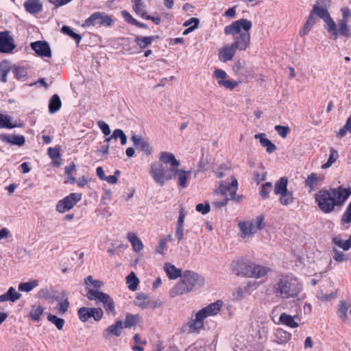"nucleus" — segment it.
Wrapping results in <instances>:
<instances>
[{
	"label": "nucleus",
	"mask_w": 351,
	"mask_h": 351,
	"mask_svg": "<svg viewBox=\"0 0 351 351\" xmlns=\"http://www.w3.org/2000/svg\"><path fill=\"white\" fill-rule=\"evenodd\" d=\"M350 195V188L339 186L337 188L319 190L315 195V201L322 213H330L336 206H341Z\"/></svg>",
	"instance_id": "obj_1"
},
{
	"label": "nucleus",
	"mask_w": 351,
	"mask_h": 351,
	"mask_svg": "<svg viewBox=\"0 0 351 351\" xmlns=\"http://www.w3.org/2000/svg\"><path fill=\"white\" fill-rule=\"evenodd\" d=\"M252 27L251 21L241 19L232 22L224 27L226 35H232L234 42L232 43L234 48L239 51H245L250 46V34L249 31Z\"/></svg>",
	"instance_id": "obj_2"
},
{
	"label": "nucleus",
	"mask_w": 351,
	"mask_h": 351,
	"mask_svg": "<svg viewBox=\"0 0 351 351\" xmlns=\"http://www.w3.org/2000/svg\"><path fill=\"white\" fill-rule=\"evenodd\" d=\"M273 293L278 298L288 300L297 298L302 290V285L292 274L281 275L272 284Z\"/></svg>",
	"instance_id": "obj_3"
},
{
	"label": "nucleus",
	"mask_w": 351,
	"mask_h": 351,
	"mask_svg": "<svg viewBox=\"0 0 351 351\" xmlns=\"http://www.w3.org/2000/svg\"><path fill=\"white\" fill-rule=\"evenodd\" d=\"M175 171L174 169L167 168L163 164L156 162L151 165L149 173L156 183L163 186L167 181L173 178Z\"/></svg>",
	"instance_id": "obj_4"
},
{
	"label": "nucleus",
	"mask_w": 351,
	"mask_h": 351,
	"mask_svg": "<svg viewBox=\"0 0 351 351\" xmlns=\"http://www.w3.org/2000/svg\"><path fill=\"white\" fill-rule=\"evenodd\" d=\"M86 297L90 300H95L96 302H101L108 315H116L114 302L112 298L107 293L97 290L88 289Z\"/></svg>",
	"instance_id": "obj_5"
},
{
	"label": "nucleus",
	"mask_w": 351,
	"mask_h": 351,
	"mask_svg": "<svg viewBox=\"0 0 351 351\" xmlns=\"http://www.w3.org/2000/svg\"><path fill=\"white\" fill-rule=\"evenodd\" d=\"M238 189V182L236 178H233L231 182H222L219 185L218 189L216 191L217 193H220L225 197H228L229 199L234 200L237 202H240L241 197H237V191Z\"/></svg>",
	"instance_id": "obj_6"
},
{
	"label": "nucleus",
	"mask_w": 351,
	"mask_h": 351,
	"mask_svg": "<svg viewBox=\"0 0 351 351\" xmlns=\"http://www.w3.org/2000/svg\"><path fill=\"white\" fill-rule=\"evenodd\" d=\"M114 23V20L104 12H96L85 20L83 26L90 27L99 25L105 27H112Z\"/></svg>",
	"instance_id": "obj_7"
},
{
	"label": "nucleus",
	"mask_w": 351,
	"mask_h": 351,
	"mask_svg": "<svg viewBox=\"0 0 351 351\" xmlns=\"http://www.w3.org/2000/svg\"><path fill=\"white\" fill-rule=\"evenodd\" d=\"M256 224L252 221L240 222L239 226L242 232V237L254 234L264 228V216L258 215L256 219Z\"/></svg>",
	"instance_id": "obj_8"
},
{
	"label": "nucleus",
	"mask_w": 351,
	"mask_h": 351,
	"mask_svg": "<svg viewBox=\"0 0 351 351\" xmlns=\"http://www.w3.org/2000/svg\"><path fill=\"white\" fill-rule=\"evenodd\" d=\"M82 195L80 193H71L63 199L58 201L56 204V210L64 213L72 209L75 205L82 199Z\"/></svg>",
	"instance_id": "obj_9"
},
{
	"label": "nucleus",
	"mask_w": 351,
	"mask_h": 351,
	"mask_svg": "<svg viewBox=\"0 0 351 351\" xmlns=\"http://www.w3.org/2000/svg\"><path fill=\"white\" fill-rule=\"evenodd\" d=\"M252 261L243 257L237 258L230 264L232 271L237 276L248 278Z\"/></svg>",
	"instance_id": "obj_10"
},
{
	"label": "nucleus",
	"mask_w": 351,
	"mask_h": 351,
	"mask_svg": "<svg viewBox=\"0 0 351 351\" xmlns=\"http://www.w3.org/2000/svg\"><path fill=\"white\" fill-rule=\"evenodd\" d=\"M182 279L191 291L201 288L204 284V277L192 271H185Z\"/></svg>",
	"instance_id": "obj_11"
},
{
	"label": "nucleus",
	"mask_w": 351,
	"mask_h": 351,
	"mask_svg": "<svg viewBox=\"0 0 351 351\" xmlns=\"http://www.w3.org/2000/svg\"><path fill=\"white\" fill-rule=\"evenodd\" d=\"M331 29L326 27V31L330 34V38L336 40L339 36L349 38L351 36V29L345 21H339L338 25L335 23Z\"/></svg>",
	"instance_id": "obj_12"
},
{
	"label": "nucleus",
	"mask_w": 351,
	"mask_h": 351,
	"mask_svg": "<svg viewBox=\"0 0 351 351\" xmlns=\"http://www.w3.org/2000/svg\"><path fill=\"white\" fill-rule=\"evenodd\" d=\"M310 16H312L313 19H317V17L322 19L326 23V27H329V28H332L335 27V21L331 18L330 13L328 11L321 6H319L317 4H315L312 10L311 11Z\"/></svg>",
	"instance_id": "obj_13"
},
{
	"label": "nucleus",
	"mask_w": 351,
	"mask_h": 351,
	"mask_svg": "<svg viewBox=\"0 0 351 351\" xmlns=\"http://www.w3.org/2000/svg\"><path fill=\"white\" fill-rule=\"evenodd\" d=\"M16 47L13 38L8 31L0 32V53H10Z\"/></svg>",
	"instance_id": "obj_14"
},
{
	"label": "nucleus",
	"mask_w": 351,
	"mask_h": 351,
	"mask_svg": "<svg viewBox=\"0 0 351 351\" xmlns=\"http://www.w3.org/2000/svg\"><path fill=\"white\" fill-rule=\"evenodd\" d=\"M30 46L39 56L47 58H50L51 56V48L46 41H36L32 43Z\"/></svg>",
	"instance_id": "obj_15"
},
{
	"label": "nucleus",
	"mask_w": 351,
	"mask_h": 351,
	"mask_svg": "<svg viewBox=\"0 0 351 351\" xmlns=\"http://www.w3.org/2000/svg\"><path fill=\"white\" fill-rule=\"evenodd\" d=\"M221 306L222 302L218 300L215 302L207 305L204 308L199 310L197 313H200V315L202 316L204 319H205L210 316L217 315L220 311Z\"/></svg>",
	"instance_id": "obj_16"
},
{
	"label": "nucleus",
	"mask_w": 351,
	"mask_h": 351,
	"mask_svg": "<svg viewBox=\"0 0 351 351\" xmlns=\"http://www.w3.org/2000/svg\"><path fill=\"white\" fill-rule=\"evenodd\" d=\"M236 48L232 44L226 45L219 49V60L222 62L232 60L236 53Z\"/></svg>",
	"instance_id": "obj_17"
},
{
	"label": "nucleus",
	"mask_w": 351,
	"mask_h": 351,
	"mask_svg": "<svg viewBox=\"0 0 351 351\" xmlns=\"http://www.w3.org/2000/svg\"><path fill=\"white\" fill-rule=\"evenodd\" d=\"M131 139L134 145L137 149H139L141 152H144L145 155L149 156L152 154V149L147 141L135 134L132 135Z\"/></svg>",
	"instance_id": "obj_18"
},
{
	"label": "nucleus",
	"mask_w": 351,
	"mask_h": 351,
	"mask_svg": "<svg viewBox=\"0 0 351 351\" xmlns=\"http://www.w3.org/2000/svg\"><path fill=\"white\" fill-rule=\"evenodd\" d=\"M324 177L318 176L317 173H311L305 180V186L309 188V192L315 191L322 184Z\"/></svg>",
	"instance_id": "obj_19"
},
{
	"label": "nucleus",
	"mask_w": 351,
	"mask_h": 351,
	"mask_svg": "<svg viewBox=\"0 0 351 351\" xmlns=\"http://www.w3.org/2000/svg\"><path fill=\"white\" fill-rule=\"evenodd\" d=\"M123 328V322L121 320L116 321L114 324L109 326L103 332L104 338L108 339L111 335L119 337L121 334V329Z\"/></svg>",
	"instance_id": "obj_20"
},
{
	"label": "nucleus",
	"mask_w": 351,
	"mask_h": 351,
	"mask_svg": "<svg viewBox=\"0 0 351 351\" xmlns=\"http://www.w3.org/2000/svg\"><path fill=\"white\" fill-rule=\"evenodd\" d=\"M250 270V276L248 278H260L266 276L270 271V269L264 265H258L252 262Z\"/></svg>",
	"instance_id": "obj_21"
},
{
	"label": "nucleus",
	"mask_w": 351,
	"mask_h": 351,
	"mask_svg": "<svg viewBox=\"0 0 351 351\" xmlns=\"http://www.w3.org/2000/svg\"><path fill=\"white\" fill-rule=\"evenodd\" d=\"M300 317L298 315L292 316L286 313H282L279 317V322L289 328H295L299 326Z\"/></svg>",
	"instance_id": "obj_22"
},
{
	"label": "nucleus",
	"mask_w": 351,
	"mask_h": 351,
	"mask_svg": "<svg viewBox=\"0 0 351 351\" xmlns=\"http://www.w3.org/2000/svg\"><path fill=\"white\" fill-rule=\"evenodd\" d=\"M159 160L162 162L161 164L164 165L169 164L171 166L170 168L174 169V170L180 166V162L176 158L175 156L170 152H161Z\"/></svg>",
	"instance_id": "obj_23"
},
{
	"label": "nucleus",
	"mask_w": 351,
	"mask_h": 351,
	"mask_svg": "<svg viewBox=\"0 0 351 351\" xmlns=\"http://www.w3.org/2000/svg\"><path fill=\"white\" fill-rule=\"evenodd\" d=\"M1 139L8 143L23 146L25 143V138L23 135H10L3 134L1 135Z\"/></svg>",
	"instance_id": "obj_24"
},
{
	"label": "nucleus",
	"mask_w": 351,
	"mask_h": 351,
	"mask_svg": "<svg viewBox=\"0 0 351 351\" xmlns=\"http://www.w3.org/2000/svg\"><path fill=\"white\" fill-rule=\"evenodd\" d=\"M26 11L32 14L39 13L43 10V4L40 0H27L24 3Z\"/></svg>",
	"instance_id": "obj_25"
},
{
	"label": "nucleus",
	"mask_w": 351,
	"mask_h": 351,
	"mask_svg": "<svg viewBox=\"0 0 351 351\" xmlns=\"http://www.w3.org/2000/svg\"><path fill=\"white\" fill-rule=\"evenodd\" d=\"M191 292L190 289L188 288L187 285L185 282L182 280L177 283L170 291L169 295L171 298H175L178 295H183L184 293H187Z\"/></svg>",
	"instance_id": "obj_26"
},
{
	"label": "nucleus",
	"mask_w": 351,
	"mask_h": 351,
	"mask_svg": "<svg viewBox=\"0 0 351 351\" xmlns=\"http://www.w3.org/2000/svg\"><path fill=\"white\" fill-rule=\"evenodd\" d=\"M255 138L260 140L261 146L266 147V150L269 154L274 152L277 147L270 140L266 138L264 133L257 134L255 135Z\"/></svg>",
	"instance_id": "obj_27"
},
{
	"label": "nucleus",
	"mask_w": 351,
	"mask_h": 351,
	"mask_svg": "<svg viewBox=\"0 0 351 351\" xmlns=\"http://www.w3.org/2000/svg\"><path fill=\"white\" fill-rule=\"evenodd\" d=\"M21 294L16 292L15 289L12 287H10L8 291L0 295V302L11 301L12 302L19 300Z\"/></svg>",
	"instance_id": "obj_28"
},
{
	"label": "nucleus",
	"mask_w": 351,
	"mask_h": 351,
	"mask_svg": "<svg viewBox=\"0 0 351 351\" xmlns=\"http://www.w3.org/2000/svg\"><path fill=\"white\" fill-rule=\"evenodd\" d=\"M191 174V171H186L182 169H179L178 167L176 169V171L173 174V178L176 176H178V184L182 188L186 187V181L188 180L189 176Z\"/></svg>",
	"instance_id": "obj_29"
},
{
	"label": "nucleus",
	"mask_w": 351,
	"mask_h": 351,
	"mask_svg": "<svg viewBox=\"0 0 351 351\" xmlns=\"http://www.w3.org/2000/svg\"><path fill=\"white\" fill-rule=\"evenodd\" d=\"M11 120L12 117L10 116L4 114L0 112V128L12 129L21 126V125L18 124L16 121L12 123Z\"/></svg>",
	"instance_id": "obj_30"
},
{
	"label": "nucleus",
	"mask_w": 351,
	"mask_h": 351,
	"mask_svg": "<svg viewBox=\"0 0 351 351\" xmlns=\"http://www.w3.org/2000/svg\"><path fill=\"white\" fill-rule=\"evenodd\" d=\"M127 238L131 243L134 251L138 252L143 250V244L134 232H128Z\"/></svg>",
	"instance_id": "obj_31"
},
{
	"label": "nucleus",
	"mask_w": 351,
	"mask_h": 351,
	"mask_svg": "<svg viewBox=\"0 0 351 351\" xmlns=\"http://www.w3.org/2000/svg\"><path fill=\"white\" fill-rule=\"evenodd\" d=\"M164 268L170 279H176L183 275L181 269L176 268L171 263H165Z\"/></svg>",
	"instance_id": "obj_32"
},
{
	"label": "nucleus",
	"mask_w": 351,
	"mask_h": 351,
	"mask_svg": "<svg viewBox=\"0 0 351 351\" xmlns=\"http://www.w3.org/2000/svg\"><path fill=\"white\" fill-rule=\"evenodd\" d=\"M62 106V101L60 97L55 94L53 95L49 102V112L51 114L57 112Z\"/></svg>",
	"instance_id": "obj_33"
},
{
	"label": "nucleus",
	"mask_w": 351,
	"mask_h": 351,
	"mask_svg": "<svg viewBox=\"0 0 351 351\" xmlns=\"http://www.w3.org/2000/svg\"><path fill=\"white\" fill-rule=\"evenodd\" d=\"M288 180L285 177L280 178L275 184L274 193L276 195L285 193L287 190Z\"/></svg>",
	"instance_id": "obj_34"
},
{
	"label": "nucleus",
	"mask_w": 351,
	"mask_h": 351,
	"mask_svg": "<svg viewBox=\"0 0 351 351\" xmlns=\"http://www.w3.org/2000/svg\"><path fill=\"white\" fill-rule=\"evenodd\" d=\"M154 36H136L134 42L139 47L140 49H143L147 47L154 40Z\"/></svg>",
	"instance_id": "obj_35"
},
{
	"label": "nucleus",
	"mask_w": 351,
	"mask_h": 351,
	"mask_svg": "<svg viewBox=\"0 0 351 351\" xmlns=\"http://www.w3.org/2000/svg\"><path fill=\"white\" fill-rule=\"evenodd\" d=\"M316 23L317 19H313L312 16L308 15L303 27L300 30L299 35L301 37L307 35Z\"/></svg>",
	"instance_id": "obj_36"
},
{
	"label": "nucleus",
	"mask_w": 351,
	"mask_h": 351,
	"mask_svg": "<svg viewBox=\"0 0 351 351\" xmlns=\"http://www.w3.org/2000/svg\"><path fill=\"white\" fill-rule=\"evenodd\" d=\"M204 319L200 315V313L195 314V319H192L188 323V326L190 328V331L193 332L195 330L202 328L204 326L203 320Z\"/></svg>",
	"instance_id": "obj_37"
},
{
	"label": "nucleus",
	"mask_w": 351,
	"mask_h": 351,
	"mask_svg": "<svg viewBox=\"0 0 351 351\" xmlns=\"http://www.w3.org/2000/svg\"><path fill=\"white\" fill-rule=\"evenodd\" d=\"M112 138L115 140L119 138L121 141V144L124 145L127 143V136L123 132V131L121 129H116L113 131L112 135L108 138H106V141L108 143L111 141Z\"/></svg>",
	"instance_id": "obj_38"
},
{
	"label": "nucleus",
	"mask_w": 351,
	"mask_h": 351,
	"mask_svg": "<svg viewBox=\"0 0 351 351\" xmlns=\"http://www.w3.org/2000/svg\"><path fill=\"white\" fill-rule=\"evenodd\" d=\"M138 322V315L128 313L125 316V321L123 322V328H130L135 326Z\"/></svg>",
	"instance_id": "obj_39"
},
{
	"label": "nucleus",
	"mask_w": 351,
	"mask_h": 351,
	"mask_svg": "<svg viewBox=\"0 0 351 351\" xmlns=\"http://www.w3.org/2000/svg\"><path fill=\"white\" fill-rule=\"evenodd\" d=\"M350 308V306L346 301H341L339 304L337 314L339 317L343 320L346 321L348 319V311Z\"/></svg>",
	"instance_id": "obj_40"
},
{
	"label": "nucleus",
	"mask_w": 351,
	"mask_h": 351,
	"mask_svg": "<svg viewBox=\"0 0 351 351\" xmlns=\"http://www.w3.org/2000/svg\"><path fill=\"white\" fill-rule=\"evenodd\" d=\"M338 158H339L338 152L335 149L331 147L330 149L329 158H328L327 162L322 165V169H326L331 167L333 165V163L336 162V160H337Z\"/></svg>",
	"instance_id": "obj_41"
},
{
	"label": "nucleus",
	"mask_w": 351,
	"mask_h": 351,
	"mask_svg": "<svg viewBox=\"0 0 351 351\" xmlns=\"http://www.w3.org/2000/svg\"><path fill=\"white\" fill-rule=\"evenodd\" d=\"M77 315L81 322H85L92 317V308L81 307L77 311Z\"/></svg>",
	"instance_id": "obj_42"
},
{
	"label": "nucleus",
	"mask_w": 351,
	"mask_h": 351,
	"mask_svg": "<svg viewBox=\"0 0 351 351\" xmlns=\"http://www.w3.org/2000/svg\"><path fill=\"white\" fill-rule=\"evenodd\" d=\"M332 243L344 251H348L351 248L350 241L348 240H343L340 236H337L332 238Z\"/></svg>",
	"instance_id": "obj_43"
},
{
	"label": "nucleus",
	"mask_w": 351,
	"mask_h": 351,
	"mask_svg": "<svg viewBox=\"0 0 351 351\" xmlns=\"http://www.w3.org/2000/svg\"><path fill=\"white\" fill-rule=\"evenodd\" d=\"M14 77L20 81L24 82L27 77V71L24 66H16L13 69Z\"/></svg>",
	"instance_id": "obj_44"
},
{
	"label": "nucleus",
	"mask_w": 351,
	"mask_h": 351,
	"mask_svg": "<svg viewBox=\"0 0 351 351\" xmlns=\"http://www.w3.org/2000/svg\"><path fill=\"white\" fill-rule=\"evenodd\" d=\"M38 285V282L36 280H29L25 282H21L19 285V291L29 292L34 288L36 287Z\"/></svg>",
	"instance_id": "obj_45"
},
{
	"label": "nucleus",
	"mask_w": 351,
	"mask_h": 351,
	"mask_svg": "<svg viewBox=\"0 0 351 351\" xmlns=\"http://www.w3.org/2000/svg\"><path fill=\"white\" fill-rule=\"evenodd\" d=\"M62 32L64 34H66L68 36H69L71 38H72L73 39H74L77 43V45H78L79 43H80V41L82 40V36L80 35L79 34H77L75 32H74L72 29L69 27V26H66V25H64L62 27V29H61Z\"/></svg>",
	"instance_id": "obj_46"
},
{
	"label": "nucleus",
	"mask_w": 351,
	"mask_h": 351,
	"mask_svg": "<svg viewBox=\"0 0 351 351\" xmlns=\"http://www.w3.org/2000/svg\"><path fill=\"white\" fill-rule=\"evenodd\" d=\"M126 282L128 284V288L131 291H135L139 283L138 278L136 276L135 274L132 271L127 277Z\"/></svg>",
	"instance_id": "obj_47"
},
{
	"label": "nucleus",
	"mask_w": 351,
	"mask_h": 351,
	"mask_svg": "<svg viewBox=\"0 0 351 351\" xmlns=\"http://www.w3.org/2000/svg\"><path fill=\"white\" fill-rule=\"evenodd\" d=\"M10 71L9 63L7 61H3L0 63V81L7 82L8 74Z\"/></svg>",
	"instance_id": "obj_48"
},
{
	"label": "nucleus",
	"mask_w": 351,
	"mask_h": 351,
	"mask_svg": "<svg viewBox=\"0 0 351 351\" xmlns=\"http://www.w3.org/2000/svg\"><path fill=\"white\" fill-rule=\"evenodd\" d=\"M276 336L278 339L277 342L280 344L287 343L291 337V333L282 329L276 331Z\"/></svg>",
	"instance_id": "obj_49"
},
{
	"label": "nucleus",
	"mask_w": 351,
	"mask_h": 351,
	"mask_svg": "<svg viewBox=\"0 0 351 351\" xmlns=\"http://www.w3.org/2000/svg\"><path fill=\"white\" fill-rule=\"evenodd\" d=\"M47 319L51 323L53 324L58 330H62L65 324V321L62 318H60L56 315L49 314Z\"/></svg>",
	"instance_id": "obj_50"
},
{
	"label": "nucleus",
	"mask_w": 351,
	"mask_h": 351,
	"mask_svg": "<svg viewBox=\"0 0 351 351\" xmlns=\"http://www.w3.org/2000/svg\"><path fill=\"white\" fill-rule=\"evenodd\" d=\"M332 252L333 260L338 263H343L348 259V256L346 254L336 247H333Z\"/></svg>",
	"instance_id": "obj_51"
},
{
	"label": "nucleus",
	"mask_w": 351,
	"mask_h": 351,
	"mask_svg": "<svg viewBox=\"0 0 351 351\" xmlns=\"http://www.w3.org/2000/svg\"><path fill=\"white\" fill-rule=\"evenodd\" d=\"M279 201L284 206L291 204L293 202V193L287 191L285 193L280 194Z\"/></svg>",
	"instance_id": "obj_52"
},
{
	"label": "nucleus",
	"mask_w": 351,
	"mask_h": 351,
	"mask_svg": "<svg viewBox=\"0 0 351 351\" xmlns=\"http://www.w3.org/2000/svg\"><path fill=\"white\" fill-rule=\"evenodd\" d=\"M272 189H273V184L271 182H266L265 184H263L261 186V189L260 191V195H261V197L263 199H268L269 195L270 192L271 191Z\"/></svg>",
	"instance_id": "obj_53"
},
{
	"label": "nucleus",
	"mask_w": 351,
	"mask_h": 351,
	"mask_svg": "<svg viewBox=\"0 0 351 351\" xmlns=\"http://www.w3.org/2000/svg\"><path fill=\"white\" fill-rule=\"evenodd\" d=\"M69 307V302L68 299L66 298L64 300L58 304L56 309L59 315H63L67 312Z\"/></svg>",
	"instance_id": "obj_54"
},
{
	"label": "nucleus",
	"mask_w": 351,
	"mask_h": 351,
	"mask_svg": "<svg viewBox=\"0 0 351 351\" xmlns=\"http://www.w3.org/2000/svg\"><path fill=\"white\" fill-rule=\"evenodd\" d=\"M132 2L133 3L134 11L143 18L146 12L143 8L141 0H132Z\"/></svg>",
	"instance_id": "obj_55"
},
{
	"label": "nucleus",
	"mask_w": 351,
	"mask_h": 351,
	"mask_svg": "<svg viewBox=\"0 0 351 351\" xmlns=\"http://www.w3.org/2000/svg\"><path fill=\"white\" fill-rule=\"evenodd\" d=\"M44 308L41 306L32 309L29 313V317L34 321L38 322L41 315L43 313Z\"/></svg>",
	"instance_id": "obj_56"
},
{
	"label": "nucleus",
	"mask_w": 351,
	"mask_h": 351,
	"mask_svg": "<svg viewBox=\"0 0 351 351\" xmlns=\"http://www.w3.org/2000/svg\"><path fill=\"white\" fill-rule=\"evenodd\" d=\"M213 74H214V76L217 80L218 84L219 82H223L226 80L227 73L223 70L217 69L215 70Z\"/></svg>",
	"instance_id": "obj_57"
},
{
	"label": "nucleus",
	"mask_w": 351,
	"mask_h": 351,
	"mask_svg": "<svg viewBox=\"0 0 351 351\" xmlns=\"http://www.w3.org/2000/svg\"><path fill=\"white\" fill-rule=\"evenodd\" d=\"M92 317L95 321L99 322L104 315L103 310L101 308H92Z\"/></svg>",
	"instance_id": "obj_58"
},
{
	"label": "nucleus",
	"mask_w": 351,
	"mask_h": 351,
	"mask_svg": "<svg viewBox=\"0 0 351 351\" xmlns=\"http://www.w3.org/2000/svg\"><path fill=\"white\" fill-rule=\"evenodd\" d=\"M239 82L237 81H230L226 80L224 82L219 83V86H223L228 89L233 90L236 86L239 85Z\"/></svg>",
	"instance_id": "obj_59"
},
{
	"label": "nucleus",
	"mask_w": 351,
	"mask_h": 351,
	"mask_svg": "<svg viewBox=\"0 0 351 351\" xmlns=\"http://www.w3.org/2000/svg\"><path fill=\"white\" fill-rule=\"evenodd\" d=\"M275 130L281 137L285 138L290 132V128L288 126L276 125Z\"/></svg>",
	"instance_id": "obj_60"
},
{
	"label": "nucleus",
	"mask_w": 351,
	"mask_h": 351,
	"mask_svg": "<svg viewBox=\"0 0 351 351\" xmlns=\"http://www.w3.org/2000/svg\"><path fill=\"white\" fill-rule=\"evenodd\" d=\"M47 154L50 158L52 160L56 159L60 157V148L59 147H49L47 150Z\"/></svg>",
	"instance_id": "obj_61"
},
{
	"label": "nucleus",
	"mask_w": 351,
	"mask_h": 351,
	"mask_svg": "<svg viewBox=\"0 0 351 351\" xmlns=\"http://www.w3.org/2000/svg\"><path fill=\"white\" fill-rule=\"evenodd\" d=\"M210 208V205L208 203H206L205 204L200 203L196 206V210L203 215H206L209 213Z\"/></svg>",
	"instance_id": "obj_62"
},
{
	"label": "nucleus",
	"mask_w": 351,
	"mask_h": 351,
	"mask_svg": "<svg viewBox=\"0 0 351 351\" xmlns=\"http://www.w3.org/2000/svg\"><path fill=\"white\" fill-rule=\"evenodd\" d=\"M191 21H194V25H193L189 27L188 28H186L183 32V33H182L183 35L186 36L188 34L192 32L193 31H194L195 29L197 28L198 25L199 23V20L197 18L193 17V18H191Z\"/></svg>",
	"instance_id": "obj_63"
},
{
	"label": "nucleus",
	"mask_w": 351,
	"mask_h": 351,
	"mask_svg": "<svg viewBox=\"0 0 351 351\" xmlns=\"http://www.w3.org/2000/svg\"><path fill=\"white\" fill-rule=\"evenodd\" d=\"M121 16L125 19V21L131 25H134L136 22V19L133 18V16L126 10L121 11Z\"/></svg>",
	"instance_id": "obj_64"
}]
</instances>
